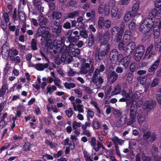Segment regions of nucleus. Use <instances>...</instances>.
Segmentation results:
<instances>
[{
  "label": "nucleus",
  "mask_w": 161,
  "mask_h": 161,
  "mask_svg": "<svg viewBox=\"0 0 161 161\" xmlns=\"http://www.w3.org/2000/svg\"><path fill=\"white\" fill-rule=\"evenodd\" d=\"M48 62L46 64H41L39 63L36 64L35 65V68L37 70L39 71H42L45 69L47 68L49 65L50 62L49 61H47Z\"/></svg>",
  "instance_id": "nucleus-16"
},
{
  "label": "nucleus",
  "mask_w": 161,
  "mask_h": 161,
  "mask_svg": "<svg viewBox=\"0 0 161 161\" xmlns=\"http://www.w3.org/2000/svg\"><path fill=\"white\" fill-rule=\"evenodd\" d=\"M110 33L108 30L105 31L103 34L100 36V40L101 43L103 44L106 43L109 39Z\"/></svg>",
  "instance_id": "nucleus-10"
},
{
  "label": "nucleus",
  "mask_w": 161,
  "mask_h": 161,
  "mask_svg": "<svg viewBox=\"0 0 161 161\" xmlns=\"http://www.w3.org/2000/svg\"><path fill=\"white\" fill-rule=\"evenodd\" d=\"M161 14V10H158L155 8H153L151 10L149 13V16L150 17H154L157 15H158L159 14Z\"/></svg>",
  "instance_id": "nucleus-24"
},
{
  "label": "nucleus",
  "mask_w": 161,
  "mask_h": 161,
  "mask_svg": "<svg viewBox=\"0 0 161 161\" xmlns=\"http://www.w3.org/2000/svg\"><path fill=\"white\" fill-rule=\"evenodd\" d=\"M52 14L53 16L55 17L57 19H58L62 16L61 13L57 11L53 12Z\"/></svg>",
  "instance_id": "nucleus-50"
},
{
  "label": "nucleus",
  "mask_w": 161,
  "mask_h": 161,
  "mask_svg": "<svg viewBox=\"0 0 161 161\" xmlns=\"http://www.w3.org/2000/svg\"><path fill=\"white\" fill-rule=\"evenodd\" d=\"M118 78V74L114 71L110 72L107 76L108 80L111 83H114Z\"/></svg>",
  "instance_id": "nucleus-12"
},
{
  "label": "nucleus",
  "mask_w": 161,
  "mask_h": 161,
  "mask_svg": "<svg viewBox=\"0 0 161 161\" xmlns=\"http://www.w3.org/2000/svg\"><path fill=\"white\" fill-rule=\"evenodd\" d=\"M159 82V79L158 78H156L154 79L151 85V86L152 87H154L158 84Z\"/></svg>",
  "instance_id": "nucleus-54"
},
{
  "label": "nucleus",
  "mask_w": 161,
  "mask_h": 161,
  "mask_svg": "<svg viewBox=\"0 0 161 161\" xmlns=\"http://www.w3.org/2000/svg\"><path fill=\"white\" fill-rule=\"evenodd\" d=\"M62 26L60 25L58 26L57 27H53L52 29V32L56 36H60L61 32Z\"/></svg>",
  "instance_id": "nucleus-19"
},
{
  "label": "nucleus",
  "mask_w": 161,
  "mask_h": 161,
  "mask_svg": "<svg viewBox=\"0 0 161 161\" xmlns=\"http://www.w3.org/2000/svg\"><path fill=\"white\" fill-rule=\"evenodd\" d=\"M140 3L139 2H136L133 6L131 12L133 16L137 15L138 14L137 12L139 7Z\"/></svg>",
  "instance_id": "nucleus-21"
},
{
  "label": "nucleus",
  "mask_w": 161,
  "mask_h": 161,
  "mask_svg": "<svg viewBox=\"0 0 161 161\" xmlns=\"http://www.w3.org/2000/svg\"><path fill=\"white\" fill-rule=\"evenodd\" d=\"M82 88H84V91L88 94L91 95L93 93L92 90L88 86H82Z\"/></svg>",
  "instance_id": "nucleus-47"
},
{
  "label": "nucleus",
  "mask_w": 161,
  "mask_h": 161,
  "mask_svg": "<svg viewBox=\"0 0 161 161\" xmlns=\"http://www.w3.org/2000/svg\"><path fill=\"white\" fill-rule=\"evenodd\" d=\"M121 92V87L119 85H117L114 88L111 95H114L119 94Z\"/></svg>",
  "instance_id": "nucleus-26"
},
{
  "label": "nucleus",
  "mask_w": 161,
  "mask_h": 161,
  "mask_svg": "<svg viewBox=\"0 0 161 161\" xmlns=\"http://www.w3.org/2000/svg\"><path fill=\"white\" fill-rule=\"evenodd\" d=\"M37 40L35 39H32L31 42V47L32 50L35 51L37 49Z\"/></svg>",
  "instance_id": "nucleus-29"
},
{
  "label": "nucleus",
  "mask_w": 161,
  "mask_h": 161,
  "mask_svg": "<svg viewBox=\"0 0 161 161\" xmlns=\"http://www.w3.org/2000/svg\"><path fill=\"white\" fill-rule=\"evenodd\" d=\"M101 142L99 141H97V144L96 145L93 147V149L96 152L99 151L100 149L101 148Z\"/></svg>",
  "instance_id": "nucleus-46"
},
{
  "label": "nucleus",
  "mask_w": 161,
  "mask_h": 161,
  "mask_svg": "<svg viewBox=\"0 0 161 161\" xmlns=\"http://www.w3.org/2000/svg\"><path fill=\"white\" fill-rule=\"evenodd\" d=\"M160 30L158 29H154L153 32L154 38L157 39L159 37L160 35Z\"/></svg>",
  "instance_id": "nucleus-48"
},
{
  "label": "nucleus",
  "mask_w": 161,
  "mask_h": 161,
  "mask_svg": "<svg viewBox=\"0 0 161 161\" xmlns=\"http://www.w3.org/2000/svg\"><path fill=\"white\" fill-rule=\"evenodd\" d=\"M111 140L115 145V146H118V145H121L124 142V140L119 139L116 136H114L111 139Z\"/></svg>",
  "instance_id": "nucleus-22"
},
{
  "label": "nucleus",
  "mask_w": 161,
  "mask_h": 161,
  "mask_svg": "<svg viewBox=\"0 0 161 161\" xmlns=\"http://www.w3.org/2000/svg\"><path fill=\"white\" fill-rule=\"evenodd\" d=\"M131 104L130 107V109H137V107L136 105V101L134 100H131L129 101L126 102V105L127 106Z\"/></svg>",
  "instance_id": "nucleus-23"
},
{
  "label": "nucleus",
  "mask_w": 161,
  "mask_h": 161,
  "mask_svg": "<svg viewBox=\"0 0 161 161\" xmlns=\"http://www.w3.org/2000/svg\"><path fill=\"white\" fill-rule=\"evenodd\" d=\"M57 88L55 86L48 85L47 88V93H49L50 95L52 94L53 91H56Z\"/></svg>",
  "instance_id": "nucleus-25"
},
{
  "label": "nucleus",
  "mask_w": 161,
  "mask_h": 161,
  "mask_svg": "<svg viewBox=\"0 0 161 161\" xmlns=\"http://www.w3.org/2000/svg\"><path fill=\"white\" fill-rule=\"evenodd\" d=\"M146 112L145 111L139 113L137 116V119L138 123L140 125H142L146 120Z\"/></svg>",
  "instance_id": "nucleus-17"
},
{
  "label": "nucleus",
  "mask_w": 161,
  "mask_h": 161,
  "mask_svg": "<svg viewBox=\"0 0 161 161\" xmlns=\"http://www.w3.org/2000/svg\"><path fill=\"white\" fill-rule=\"evenodd\" d=\"M114 114L115 117L116 118H120L122 116V113L118 110H114Z\"/></svg>",
  "instance_id": "nucleus-49"
},
{
  "label": "nucleus",
  "mask_w": 161,
  "mask_h": 161,
  "mask_svg": "<svg viewBox=\"0 0 161 161\" xmlns=\"http://www.w3.org/2000/svg\"><path fill=\"white\" fill-rule=\"evenodd\" d=\"M103 11L105 16H108L109 15V10L108 7L106 5L103 6Z\"/></svg>",
  "instance_id": "nucleus-53"
},
{
  "label": "nucleus",
  "mask_w": 161,
  "mask_h": 161,
  "mask_svg": "<svg viewBox=\"0 0 161 161\" xmlns=\"http://www.w3.org/2000/svg\"><path fill=\"white\" fill-rule=\"evenodd\" d=\"M88 62H89V63H85L84 66L87 68H90L91 67H92L93 62V60L92 59H88L87 60Z\"/></svg>",
  "instance_id": "nucleus-32"
},
{
  "label": "nucleus",
  "mask_w": 161,
  "mask_h": 161,
  "mask_svg": "<svg viewBox=\"0 0 161 161\" xmlns=\"http://www.w3.org/2000/svg\"><path fill=\"white\" fill-rule=\"evenodd\" d=\"M91 103L96 109L97 111V112L98 113V114H101V111L100 110V109L98 107V105L97 103L96 102L93 101L91 102Z\"/></svg>",
  "instance_id": "nucleus-58"
},
{
  "label": "nucleus",
  "mask_w": 161,
  "mask_h": 161,
  "mask_svg": "<svg viewBox=\"0 0 161 161\" xmlns=\"http://www.w3.org/2000/svg\"><path fill=\"white\" fill-rule=\"evenodd\" d=\"M118 55V53L115 49H113L110 52L109 58L112 63L115 64L117 61V57Z\"/></svg>",
  "instance_id": "nucleus-9"
},
{
  "label": "nucleus",
  "mask_w": 161,
  "mask_h": 161,
  "mask_svg": "<svg viewBox=\"0 0 161 161\" xmlns=\"http://www.w3.org/2000/svg\"><path fill=\"white\" fill-rule=\"evenodd\" d=\"M77 3L78 0H71L69 4V6L74 7L75 6Z\"/></svg>",
  "instance_id": "nucleus-64"
},
{
  "label": "nucleus",
  "mask_w": 161,
  "mask_h": 161,
  "mask_svg": "<svg viewBox=\"0 0 161 161\" xmlns=\"http://www.w3.org/2000/svg\"><path fill=\"white\" fill-rule=\"evenodd\" d=\"M136 116L130 115L129 119H126V124L127 125H130L133 124L136 121Z\"/></svg>",
  "instance_id": "nucleus-27"
},
{
  "label": "nucleus",
  "mask_w": 161,
  "mask_h": 161,
  "mask_svg": "<svg viewBox=\"0 0 161 161\" xmlns=\"http://www.w3.org/2000/svg\"><path fill=\"white\" fill-rule=\"evenodd\" d=\"M54 82L55 86H58V88L63 89V87L60 84V80L58 78H56L54 79Z\"/></svg>",
  "instance_id": "nucleus-45"
},
{
  "label": "nucleus",
  "mask_w": 161,
  "mask_h": 161,
  "mask_svg": "<svg viewBox=\"0 0 161 161\" xmlns=\"http://www.w3.org/2000/svg\"><path fill=\"white\" fill-rule=\"evenodd\" d=\"M94 42V35L91 34L89 36L88 46L90 47H92Z\"/></svg>",
  "instance_id": "nucleus-31"
},
{
  "label": "nucleus",
  "mask_w": 161,
  "mask_h": 161,
  "mask_svg": "<svg viewBox=\"0 0 161 161\" xmlns=\"http://www.w3.org/2000/svg\"><path fill=\"white\" fill-rule=\"evenodd\" d=\"M110 31L112 35H114L115 34L117 35L119 32V27L116 26L111 28L110 30Z\"/></svg>",
  "instance_id": "nucleus-36"
},
{
  "label": "nucleus",
  "mask_w": 161,
  "mask_h": 161,
  "mask_svg": "<svg viewBox=\"0 0 161 161\" xmlns=\"http://www.w3.org/2000/svg\"><path fill=\"white\" fill-rule=\"evenodd\" d=\"M65 41V38L64 36L62 37H59L58 39H55L53 42V44L54 47H56L57 51L61 53V52L60 51L61 49V44H63Z\"/></svg>",
  "instance_id": "nucleus-6"
},
{
  "label": "nucleus",
  "mask_w": 161,
  "mask_h": 161,
  "mask_svg": "<svg viewBox=\"0 0 161 161\" xmlns=\"http://www.w3.org/2000/svg\"><path fill=\"white\" fill-rule=\"evenodd\" d=\"M30 146L31 144L30 143L26 142L24 145L23 148L25 151H29L30 149Z\"/></svg>",
  "instance_id": "nucleus-59"
},
{
  "label": "nucleus",
  "mask_w": 161,
  "mask_h": 161,
  "mask_svg": "<svg viewBox=\"0 0 161 161\" xmlns=\"http://www.w3.org/2000/svg\"><path fill=\"white\" fill-rule=\"evenodd\" d=\"M118 48L120 51H124L125 49V46L124 43L122 42H120L118 45Z\"/></svg>",
  "instance_id": "nucleus-57"
},
{
  "label": "nucleus",
  "mask_w": 161,
  "mask_h": 161,
  "mask_svg": "<svg viewBox=\"0 0 161 161\" xmlns=\"http://www.w3.org/2000/svg\"><path fill=\"white\" fill-rule=\"evenodd\" d=\"M160 61L159 60H157L149 68L148 71L149 75H153L154 74L155 70L159 65Z\"/></svg>",
  "instance_id": "nucleus-13"
},
{
  "label": "nucleus",
  "mask_w": 161,
  "mask_h": 161,
  "mask_svg": "<svg viewBox=\"0 0 161 161\" xmlns=\"http://www.w3.org/2000/svg\"><path fill=\"white\" fill-rule=\"evenodd\" d=\"M102 49L99 50L98 48L96 50L95 56L97 61H100L103 58L108 55L110 49V44L108 43L106 45H104L102 47Z\"/></svg>",
  "instance_id": "nucleus-3"
},
{
  "label": "nucleus",
  "mask_w": 161,
  "mask_h": 161,
  "mask_svg": "<svg viewBox=\"0 0 161 161\" xmlns=\"http://www.w3.org/2000/svg\"><path fill=\"white\" fill-rule=\"evenodd\" d=\"M83 153L86 161L88 160L91 158L90 153L86 151H84Z\"/></svg>",
  "instance_id": "nucleus-63"
},
{
  "label": "nucleus",
  "mask_w": 161,
  "mask_h": 161,
  "mask_svg": "<svg viewBox=\"0 0 161 161\" xmlns=\"http://www.w3.org/2000/svg\"><path fill=\"white\" fill-rule=\"evenodd\" d=\"M118 9L116 7L113 8L111 11V15L112 17H115L118 14Z\"/></svg>",
  "instance_id": "nucleus-38"
},
{
  "label": "nucleus",
  "mask_w": 161,
  "mask_h": 161,
  "mask_svg": "<svg viewBox=\"0 0 161 161\" xmlns=\"http://www.w3.org/2000/svg\"><path fill=\"white\" fill-rule=\"evenodd\" d=\"M75 45L74 44H71L69 45V47L65 45H64L62 47L60 51L61 52V53H64L69 54V50H70L72 52L74 51V50L75 49Z\"/></svg>",
  "instance_id": "nucleus-11"
},
{
  "label": "nucleus",
  "mask_w": 161,
  "mask_h": 161,
  "mask_svg": "<svg viewBox=\"0 0 161 161\" xmlns=\"http://www.w3.org/2000/svg\"><path fill=\"white\" fill-rule=\"evenodd\" d=\"M79 13L77 11H74L68 14V17L69 18H73L76 16H78Z\"/></svg>",
  "instance_id": "nucleus-35"
},
{
  "label": "nucleus",
  "mask_w": 161,
  "mask_h": 161,
  "mask_svg": "<svg viewBox=\"0 0 161 161\" xmlns=\"http://www.w3.org/2000/svg\"><path fill=\"white\" fill-rule=\"evenodd\" d=\"M133 79V74L131 72H129L126 75V80L128 82L131 83Z\"/></svg>",
  "instance_id": "nucleus-39"
},
{
  "label": "nucleus",
  "mask_w": 161,
  "mask_h": 161,
  "mask_svg": "<svg viewBox=\"0 0 161 161\" xmlns=\"http://www.w3.org/2000/svg\"><path fill=\"white\" fill-rule=\"evenodd\" d=\"M145 48L143 45H139L137 46L134 53V58L137 61H140L142 58L144 53Z\"/></svg>",
  "instance_id": "nucleus-5"
},
{
  "label": "nucleus",
  "mask_w": 161,
  "mask_h": 161,
  "mask_svg": "<svg viewBox=\"0 0 161 161\" xmlns=\"http://www.w3.org/2000/svg\"><path fill=\"white\" fill-rule=\"evenodd\" d=\"M126 50L124 52L125 55H130L132 53L135 49H136V44L134 42H130L126 45Z\"/></svg>",
  "instance_id": "nucleus-7"
},
{
  "label": "nucleus",
  "mask_w": 161,
  "mask_h": 161,
  "mask_svg": "<svg viewBox=\"0 0 161 161\" xmlns=\"http://www.w3.org/2000/svg\"><path fill=\"white\" fill-rule=\"evenodd\" d=\"M154 22L152 18H145L140 25L139 28L141 32L143 33L148 32L154 27Z\"/></svg>",
  "instance_id": "nucleus-2"
},
{
  "label": "nucleus",
  "mask_w": 161,
  "mask_h": 161,
  "mask_svg": "<svg viewBox=\"0 0 161 161\" xmlns=\"http://www.w3.org/2000/svg\"><path fill=\"white\" fill-rule=\"evenodd\" d=\"M64 86L67 89H70L75 87L76 86V85L74 83H69L65 82L64 84Z\"/></svg>",
  "instance_id": "nucleus-41"
},
{
  "label": "nucleus",
  "mask_w": 161,
  "mask_h": 161,
  "mask_svg": "<svg viewBox=\"0 0 161 161\" xmlns=\"http://www.w3.org/2000/svg\"><path fill=\"white\" fill-rule=\"evenodd\" d=\"M151 136V132L150 131L145 132L142 136V140L145 145H148L149 144L148 139Z\"/></svg>",
  "instance_id": "nucleus-20"
},
{
  "label": "nucleus",
  "mask_w": 161,
  "mask_h": 161,
  "mask_svg": "<svg viewBox=\"0 0 161 161\" xmlns=\"http://www.w3.org/2000/svg\"><path fill=\"white\" fill-rule=\"evenodd\" d=\"M91 124L89 121H88L86 122L84 125H81V128L83 130L86 129L87 127H90L91 126Z\"/></svg>",
  "instance_id": "nucleus-62"
},
{
  "label": "nucleus",
  "mask_w": 161,
  "mask_h": 161,
  "mask_svg": "<svg viewBox=\"0 0 161 161\" xmlns=\"http://www.w3.org/2000/svg\"><path fill=\"white\" fill-rule=\"evenodd\" d=\"M92 79L94 84L93 86L94 89L100 88L103 82V77L101 76L100 72L97 69H95Z\"/></svg>",
  "instance_id": "nucleus-4"
},
{
  "label": "nucleus",
  "mask_w": 161,
  "mask_h": 161,
  "mask_svg": "<svg viewBox=\"0 0 161 161\" xmlns=\"http://www.w3.org/2000/svg\"><path fill=\"white\" fill-rule=\"evenodd\" d=\"M131 35V33L130 31V30H127L125 32L123 38L125 40H130Z\"/></svg>",
  "instance_id": "nucleus-34"
},
{
  "label": "nucleus",
  "mask_w": 161,
  "mask_h": 161,
  "mask_svg": "<svg viewBox=\"0 0 161 161\" xmlns=\"http://www.w3.org/2000/svg\"><path fill=\"white\" fill-rule=\"evenodd\" d=\"M43 30H44L42 29V28L40 27L38 28L35 35V37L36 38H38L40 36L42 37Z\"/></svg>",
  "instance_id": "nucleus-42"
},
{
  "label": "nucleus",
  "mask_w": 161,
  "mask_h": 161,
  "mask_svg": "<svg viewBox=\"0 0 161 161\" xmlns=\"http://www.w3.org/2000/svg\"><path fill=\"white\" fill-rule=\"evenodd\" d=\"M127 116L124 115L121 116L120 118L116 121L115 125L117 127H121L124 123L126 124V119H127Z\"/></svg>",
  "instance_id": "nucleus-15"
},
{
  "label": "nucleus",
  "mask_w": 161,
  "mask_h": 161,
  "mask_svg": "<svg viewBox=\"0 0 161 161\" xmlns=\"http://www.w3.org/2000/svg\"><path fill=\"white\" fill-rule=\"evenodd\" d=\"M51 53L54 58H55V63L58 64H60L62 62H66L67 63H70L72 61L73 58L72 56L68 53H62L61 58L59 57V52L57 51L56 50H53V51L50 52Z\"/></svg>",
  "instance_id": "nucleus-1"
},
{
  "label": "nucleus",
  "mask_w": 161,
  "mask_h": 161,
  "mask_svg": "<svg viewBox=\"0 0 161 161\" xmlns=\"http://www.w3.org/2000/svg\"><path fill=\"white\" fill-rule=\"evenodd\" d=\"M65 112L66 115L69 118H71L73 114V112L71 108L66 110Z\"/></svg>",
  "instance_id": "nucleus-51"
},
{
  "label": "nucleus",
  "mask_w": 161,
  "mask_h": 161,
  "mask_svg": "<svg viewBox=\"0 0 161 161\" xmlns=\"http://www.w3.org/2000/svg\"><path fill=\"white\" fill-rule=\"evenodd\" d=\"M51 35L50 32L46 29L44 30L42 38L41 39V44L44 43L46 40L50 38Z\"/></svg>",
  "instance_id": "nucleus-14"
},
{
  "label": "nucleus",
  "mask_w": 161,
  "mask_h": 161,
  "mask_svg": "<svg viewBox=\"0 0 161 161\" xmlns=\"http://www.w3.org/2000/svg\"><path fill=\"white\" fill-rule=\"evenodd\" d=\"M38 18L40 27L42 28H45L48 23V19L46 18H44L42 15H39Z\"/></svg>",
  "instance_id": "nucleus-8"
},
{
  "label": "nucleus",
  "mask_w": 161,
  "mask_h": 161,
  "mask_svg": "<svg viewBox=\"0 0 161 161\" xmlns=\"http://www.w3.org/2000/svg\"><path fill=\"white\" fill-rule=\"evenodd\" d=\"M137 67V64L134 62H133L130 65V70L131 72H133L136 70Z\"/></svg>",
  "instance_id": "nucleus-44"
},
{
  "label": "nucleus",
  "mask_w": 161,
  "mask_h": 161,
  "mask_svg": "<svg viewBox=\"0 0 161 161\" xmlns=\"http://www.w3.org/2000/svg\"><path fill=\"white\" fill-rule=\"evenodd\" d=\"M104 21V18L103 17H100L98 21V26L100 28H102L103 26Z\"/></svg>",
  "instance_id": "nucleus-52"
},
{
  "label": "nucleus",
  "mask_w": 161,
  "mask_h": 161,
  "mask_svg": "<svg viewBox=\"0 0 161 161\" xmlns=\"http://www.w3.org/2000/svg\"><path fill=\"white\" fill-rule=\"evenodd\" d=\"M93 127L96 129H98L101 128V124L98 121L93 120L92 122Z\"/></svg>",
  "instance_id": "nucleus-40"
},
{
  "label": "nucleus",
  "mask_w": 161,
  "mask_h": 161,
  "mask_svg": "<svg viewBox=\"0 0 161 161\" xmlns=\"http://www.w3.org/2000/svg\"><path fill=\"white\" fill-rule=\"evenodd\" d=\"M12 58L10 59L12 61H14L16 64H18L20 63L21 61V59L20 58L19 56H17L16 57H12Z\"/></svg>",
  "instance_id": "nucleus-56"
},
{
  "label": "nucleus",
  "mask_w": 161,
  "mask_h": 161,
  "mask_svg": "<svg viewBox=\"0 0 161 161\" xmlns=\"http://www.w3.org/2000/svg\"><path fill=\"white\" fill-rule=\"evenodd\" d=\"M134 16H133V15L132 14L131 12L130 13V12L128 13L125 14L124 17L125 21V22H128L131 19L132 17Z\"/></svg>",
  "instance_id": "nucleus-43"
},
{
  "label": "nucleus",
  "mask_w": 161,
  "mask_h": 161,
  "mask_svg": "<svg viewBox=\"0 0 161 161\" xmlns=\"http://www.w3.org/2000/svg\"><path fill=\"white\" fill-rule=\"evenodd\" d=\"M80 35L83 38H86L88 37V35L86 31L84 30L80 31Z\"/></svg>",
  "instance_id": "nucleus-61"
},
{
  "label": "nucleus",
  "mask_w": 161,
  "mask_h": 161,
  "mask_svg": "<svg viewBox=\"0 0 161 161\" xmlns=\"http://www.w3.org/2000/svg\"><path fill=\"white\" fill-rule=\"evenodd\" d=\"M125 23L123 22H121L120 26V28H119V32L123 33L125 30Z\"/></svg>",
  "instance_id": "nucleus-60"
},
{
  "label": "nucleus",
  "mask_w": 161,
  "mask_h": 161,
  "mask_svg": "<svg viewBox=\"0 0 161 161\" xmlns=\"http://www.w3.org/2000/svg\"><path fill=\"white\" fill-rule=\"evenodd\" d=\"M6 90H8L6 85L5 84H3L0 89V97H2L5 94Z\"/></svg>",
  "instance_id": "nucleus-30"
},
{
  "label": "nucleus",
  "mask_w": 161,
  "mask_h": 161,
  "mask_svg": "<svg viewBox=\"0 0 161 161\" xmlns=\"http://www.w3.org/2000/svg\"><path fill=\"white\" fill-rule=\"evenodd\" d=\"M19 17L20 21L23 23H25L26 19L25 13L19 12Z\"/></svg>",
  "instance_id": "nucleus-33"
},
{
  "label": "nucleus",
  "mask_w": 161,
  "mask_h": 161,
  "mask_svg": "<svg viewBox=\"0 0 161 161\" xmlns=\"http://www.w3.org/2000/svg\"><path fill=\"white\" fill-rule=\"evenodd\" d=\"M77 74V73L71 68H69L68 72V74L69 76H73Z\"/></svg>",
  "instance_id": "nucleus-55"
},
{
  "label": "nucleus",
  "mask_w": 161,
  "mask_h": 161,
  "mask_svg": "<svg viewBox=\"0 0 161 161\" xmlns=\"http://www.w3.org/2000/svg\"><path fill=\"white\" fill-rule=\"evenodd\" d=\"M143 105L145 107L148 109H152L154 108L156 106V103L154 101H145L143 104Z\"/></svg>",
  "instance_id": "nucleus-18"
},
{
  "label": "nucleus",
  "mask_w": 161,
  "mask_h": 161,
  "mask_svg": "<svg viewBox=\"0 0 161 161\" xmlns=\"http://www.w3.org/2000/svg\"><path fill=\"white\" fill-rule=\"evenodd\" d=\"M18 54V51L15 49L10 50L8 52V55L10 57V59H11L12 57H14L15 56Z\"/></svg>",
  "instance_id": "nucleus-28"
},
{
  "label": "nucleus",
  "mask_w": 161,
  "mask_h": 161,
  "mask_svg": "<svg viewBox=\"0 0 161 161\" xmlns=\"http://www.w3.org/2000/svg\"><path fill=\"white\" fill-rule=\"evenodd\" d=\"M80 37L79 36H76L74 37H72L71 36H69L68 39L70 42H75Z\"/></svg>",
  "instance_id": "nucleus-37"
}]
</instances>
